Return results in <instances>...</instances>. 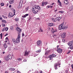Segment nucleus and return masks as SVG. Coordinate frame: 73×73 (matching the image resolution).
<instances>
[{"label":"nucleus","instance_id":"nucleus-1","mask_svg":"<svg viewBox=\"0 0 73 73\" xmlns=\"http://www.w3.org/2000/svg\"><path fill=\"white\" fill-rule=\"evenodd\" d=\"M40 9H41V8L39 6H34L32 7V11H33L34 13L36 14L37 13V12H38V11H40Z\"/></svg>","mask_w":73,"mask_h":73},{"label":"nucleus","instance_id":"nucleus-2","mask_svg":"<svg viewBox=\"0 0 73 73\" xmlns=\"http://www.w3.org/2000/svg\"><path fill=\"white\" fill-rule=\"evenodd\" d=\"M20 38H21V36L20 35V33H19L18 37L16 40L15 42L16 44H17V43H19L20 41Z\"/></svg>","mask_w":73,"mask_h":73},{"label":"nucleus","instance_id":"nucleus-3","mask_svg":"<svg viewBox=\"0 0 73 73\" xmlns=\"http://www.w3.org/2000/svg\"><path fill=\"white\" fill-rule=\"evenodd\" d=\"M68 45H69L70 47L68 48L69 49H73V42L72 41L71 42H69L68 43Z\"/></svg>","mask_w":73,"mask_h":73},{"label":"nucleus","instance_id":"nucleus-4","mask_svg":"<svg viewBox=\"0 0 73 73\" xmlns=\"http://www.w3.org/2000/svg\"><path fill=\"white\" fill-rule=\"evenodd\" d=\"M14 11V14L13 15V14L12 13H9V15H8V17H13V16H14V15H15V13L16 12V11L15 9H13V10Z\"/></svg>","mask_w":73,"mask_h":73},{"label":"nucleus","instance_id":"nucleus-5","mask_svg":"<svg viewBox=\"0 0 73 73\" xmlns=\"http://www.w3.org/2000/svg\"><path fill=\"white\" fill-rule=\"evenodd\" d=\"M56 56V55L54 54H53L52 55H50L48 56V57L50 58V60H52L53 59V57H55Z\"/></svg>","mask_w":73,"mask_h":73},{"label":"nucleus","instance_id":"nucleus-6","mask_svg":"<svg viewBox=\"0 0 73 73\" xmlns=\"http://www.w3.org/2000/svg\"><path fill=\"white\" fill-rule=\"evenodd\" d=\"M60 64L59 62L57 63L56 64H55L54 65L55 69V70H57V67L58 66H60Z\"/></svg>","mask_w":73,"mask_h":73},{"label":"nucleus","instance_id":"nucleus-7","mask_svg":"<svg viewBox=\"0 0 73 73\" xmlns=\"http://www.w3.org/2000/svg\"><path fill=\"white\" fill-rule=\"evenodd\" d=\"M63 29H66L68 28V25L66 24L63 23Z\"/></svg>","mask_w":73,"mask_h":73},{"label":"nucleus","instance_id":"nucleus-8","mask_svg":"<svg viewBox=\"0 0 73 73\" xmlns=\"http://www.w3.org/2000/svg\"><path fill=\"white\" fill-rule=\"evenodd\" d=\"M63 23H62L59 26L58 29L59 30H61L63 29Z\"/></svg>","mask_w":73,"mask_h":73},{"label":"nucleus","instance_id":"nucleus-9","mask_svg":"<svg viewBox=\"0 0 73 73\" xmlns=\"http://www.w3.org/2000/svg\"><path fill=\"white\" fill-rule=\"evenodd\" d=\"M16 29L17 31H18L19 32L18 33V35H19H19H20V33L21 32V29L19 28L18 27H17Z\"/></svg>","mask_w":73,"mask_h":73},{"label":"nucleus","instance_id":"nucleus-10","mask_svg":"<svg viewBox=\"0 0 73 73\" xmlns=\"http://www.w3.org/2000/svg\"><path fill=\"white\" fill-rule=\"evenodd\" d=\"M37 46H40L41 45V41L39 40V41H37Z\"/></svg>","mask_w":73,"mask_h":73},{"label":"nucleus","instance_id":"nucleus-11","mask_svg":"<svg viewBox=\"0 0 73 73\" xmlns=\"http://www.w3.org/2000/svg\"><path fill=\"white\" fill-rule=\"evenodd\" d=\"M57 52L58 53H62V50L60 48H57Z\"/></svg>","mask_w":73,"mask_h":73},{"label":"nucleus","instance_id":"nucleus-12","mask_svg":"<svg viewBox=\"0 0 73 73\" xmlns=\"http://www.w3.org/2000/svg\"><path fill=\"white\" fill-rule=\"evenodd\" d=\"M64 4L65 5H68L69 4V1L68 0H65L64 1Z\"/></svg>","mask_w":73,"mask_h":73},{"label":"nucleus","instance_id":"nucleus-13","mask_svg":"<svg viewBox=\"0 0 73 73\" xmlns=\"http://www.w3.org/2000/svg\"><path fill=\"white\" fill-rule=\"evenodd\" d=\"M61 36L62 38H65V36H66V33H63L61 35Z\"/></svg>","mask_w":73,"mask_h":73},{"label":"nucleus","instance_id":"nucleus-14","mask_svg":"<svg viewBox=\"0 0 73 73\" xmlns=\"http://www.w3.org/2000/svg\"><path fill=\"white\" fill-rule=\"evenodd\" d=\"M29 52H28L26 50L25 53L24 54V56H28V54H29Z\"/></svg>","mask_w":73,"mask_h":73},{"label":"nucleus","instance_id":"nucleus-15","mask_svg":"<svg viewBox=\"0 0 73 73\" xmlns=\"http://www.w3.org/2000/svg\"><path fill=\"white\" fill-rule=\"evenodd\" d=\"M3 46L4 47V50H5L7 47H8V46L7 45V44H6V43H5L3 44Z\"/></svg>","mask_w":73,"mask_h":73},{"label":"nucleus","instance_id":"nucleus-16","mask_svg":"<svg viewBox=\"0 0 73 73\" xmlns=\"http://www.w3.org/2000/svg\"><path fill=\"white\" fill-rule=\"evenodd\" d=\"M57 29H55V30H54L53 29V28H52V30H51V32L53 33H54L55 32H57Z\"/></svg>","mask_w":73,"mask_h":73},{"label":"nucleus","instance_id":"nucleus-17","mask_svg":"<svg viewBox=\"0 0 73 73\" xmlns=\"http://www.w3.org/2000/svg\"><path fill=\"white\" fill-rule=\"evenodd\" d=\"M14 0H11L9 2V3L10 4H12L13 3V1Z\"/></svg>","mask_w":73,"mask_h":73},{"label":"nucleus","instance_id":"nucleus-18","mask_svg":"<svg viewBox=\"0 0 73 73\" xmlns=\"http://www.w3.org/2000/svg\"><path fill=\"white\" fill-rule=\"evenodd\" d=\"M7 56L8 57V58H9V59H12V57L11 55H8Z\"/></svg>","mask_w":73,"mask_h":73},{"label":"nucleus","instance_id":"nucleus-19","mask_svg":"<svg viewBox=\"0 0 73 73\" xmlns=\"http://www.w3.org/2000/svg\"><path fill=\"white\" fill-rule=\"evenodd\" d=\"M25 12H26L28 11V9H29V7H26L25 8Z\"/></svg>","mask_w":73,"mask_h":73},{"label":"nucleus","instance_id":"nucleus-20","mask_svg":"<svg viewBox=\"0 0 73 73\" xmlns=\"http://www.w3.org/2000/svg\"><path fill=\"white\" fill-rule=\"evenodd\" d=\"M23 1H24V3H26L27 1H26V0H21L20 3H21V2L23 3Z\"/></svg>","mask_w":73,"mask_h":73},{"label":"nucleus","instance_id":"nucleus-21","mask_svg":"<svg viewBox=\"0 0 73 73\" xmlns=\"http://www.w3.org/2000/svg\"><path fill=\"white\" fill-rule=\"evenodd\" d=\"M12 40L13 42L14 43V44H16V42H15V39L13 38H12Z\"/></svg>","mask_w":73,"mask_h":73},{"label":"nucleus","instance_id":"nucleus-22","mask_svg":"<svg viewBox=\"0 0 73 73\" xmlns=\"http://www.w3.org/2000/svg\"><path fill=\"white\" fill-rule=\"evenodd\" d=\"M57 18V20L58 21H60V19H61V17H58Z\"/></svg>","mask_w":73,"mask_h":73},{"label":"nucleus","instance_id":"nucleus-23","mask_svg":"<svg viewBox=\"0 0 73 73\" xmlns=\"http://www.w3.org/2000/svg\"><path fill=\"white\" fill-rule=\"evenodd\" d=\"M53 25V23H50L48 24V26L50 27H52Z\"/></svg>","mask_w":73,"mask_h":73},{"label":"nucleus","instance_id":"nucleus-24","mask_svg":"<svg viewBox=\"0 0 73 73\" xmlns=\"http://www.w3.org/2000/svg\"><path fill=\"white\" fill-rule=\"evenodd\" d=\"M5 60L6 61H9V58H8V57L7 56L6 58H5Z\"/></svg>","mask_w":73,"mask_h":73},{"label":"nucleus","instance_id":"nucleus-25","mask_svg":"<svg viewBox=\"0 0 73 73\" xmlns=\"http://www.w3.org/2000/svg\"><path fill=\"white\" fill-rule=\"evenodd\" d=\"M49 53V51H47L45 52V55H48V54Z\"/></svg>","mask_w":73,"mask_h":73},{"label":"nucleus","instance_id":"nucleus-26","mask_svg":"<svg viewBox=\"0 0 73 73\" xmlns=\"http://www.w3.org/2000/svg\"><path fill=\"white\" fill-rule=\"evenodd\" d=\"M28 15H29V14H25V15H24V17H27V16H28Z\"/></svg>","mask_w":73,"mask_h":73},{"label":"nucleus","instance_id":"nucleus-27","mask_svg":"<svg viewBox=\"0 0 73 73\" xmlns=\"http://www.w3.org/2000/svg\"><path fill=\"white\" fill-rule=\"evenodd\" d=\"M2 23H7V21H6L5 20H3L2 21Z\"/></svg>","mask_w":73,"mask_h":73},{"label":"nucleus","instance_id":"nucleus-28","mask_svg":"<svg viewBox=\"0 0 73 73\" xmlns=\"http://www.w3.org/2000/svg\"><path fill=\"white\" fill-rule=\"evenodd\" d=\"M41 50L39 49L38 50L36 51V52H37V53H39L41 52Z\"/></svg>","mask_w":73,"mask_h":73},{"label":"nucleus","instance_id":"nucleus-29","mask_svg":"<svg viewBox=\"0 0 73 73\" xmlns=\"http://www.w3.org/2000/svg\"><path fill=\"white\" fill-rule=\"evenodd\" d=\"M44 5V1H43L42 3V4L41 5V6H42V7H43Z\"/></svg>","mask_w":73,"mask_h":73},{"label":"nucleus","instance_id":"nucleus-30","mask_svg":"<svg viewBox=\"0 0 73 73\" xmlns=\"http://www.w3.org/2000/svg\"><path fill=\"white\" fill-rule=\"evenodd\" d=\"M40 32H43V30H42V29L40 28V29L38 30V32H40Z\"/></svg>","mask_w":73,"mask_h":73},{"label":"nucleus","instance_id":"nucleus-31","mask_svg":"<svg viewBox=\"0 0 73 73\" xmlns=\"http://www.w3.org/2000/svg\"><path fill=\"white\" fill-rule=\"evenodd\" d=\"M52 20L53 22H56V21H54V19L53 18H52L51 19Z\"/></svg>","mask_w":73,"mask_h":73},{"label":"nucleus","instance_id":"nucleus-32","mask_svg":"<svg viewBox=\"0 0 73 73\" xmlns=\"http://www.w3.org/2000/svg\"><path fill=\"white\" fill-rule=\"evenodd\" d=\"M48 3L47 2H45L44 1V5H47V4Z\"/></svg>","mask_w":73,"mask_h":73},{"label":"nucleus","instance_id":"nucleus-33","mask_svg":"<svg viewBox=\"0 0 73 73\" xmlns=\"http://www.w3.org/2000/svg\"><path fill=\"white\" fill-rule=\"evenodd\" d=\"M15 21H19V19L17 18H16L15 19Z\"/></svg>","mask_w":73,"mask_h":73},{"label":"nucleus","instance_id":"nucleus-34","mask_svg":"<svg viewBox=\"0 0 73 73\" xmlns=\"http://www.w3.org/2000/svg\"><path fill=\"white\" fill-rule=\"evenodd\" d=\"M8 50H12V49H11V47H8Z\"/></svg>","mask_w":73,"mask_h":73},{"label":"nucleus","instance_id":"nucleus-35","mask_svg":"<svg viewBox=\"0 0 73 73\" xmlns=\"http://www.w3.org/2000/svg\"><path fill=\"white\" fill-rule=\"evenodd\" d=\"M1 7H3L4 5V4L3 3H1Z\"/></svg>","mask_w":73,"mask_h":73},{"label":"nucleus","instance_id":"nucleus-36","mask_svg":"<svg viewBox=\"0 0 73 73\" xmlns=\"http://www.w3.org/2000/svg\"><path fill=\"white\" fill-rule=\"evenodd\" d=\"M59 13H64V11H59Z\"/></svg>","mask_w":73,"mask_h":73},{"label":"nucleus","instance_id":"nucleus-37","mask_svg":"<svg viewBox=\"0 0 73 73\" xmlns=\"http://www.w3.org/2000/svg\"><path fill=\"white\" fill-rule=\"evenodd\" d=\"M53 37L55 38H56V35L54 34L53 35Z\"/></svg>","mask_w":73,"mask_h":73},{"label":"nucleus","instance_id":"nucleus-38","mask_svg":"<svg viewBox=\"0 0 73 73\" xmlns=\"http://www.w3.org/2000/svg\"><path fill=\"white\" fill-rule=\"evenodd\" d=\"M0 36H1V38L2 39V35H3V34L2 33H1L0 34Z\"/></svg>","mask_w":73,"mask_h":73},{"label":"nucleus","instance_id":"nucleus-39","mask_svg":"<svg viewBox=\"0 0 73 73\" xmlns=\"http://www.w3.org/2000/svg\"><path fill=\"white\" fill-rule=\"evenodd\" d=\"M5 31H8V29L7 27H6L5 29Z\"/></svg>","mask_w":73,"mask_h":73},{"label":"nucleus","instance_id":"nucleus-40","mask_svg":"<svg viewBox=\"0 0 73 73\" xmlns=\"http://www.w3.org/2000/svg\"><path fill=\"white\" fill-rule=\"evenodd\" d=\"M21 58H18L17 59V60H18V61H21Z\"/></svg>","mask_w":73,"mask_h":73},{"label":"nucleus","instance_id":"nucleus-41","mask_svg":"<svg viewBox=\"0 0 73 73\" xmlns=\"http://www.w3.org/2000/svg\"><path fill=\"white\" fill-rule=\"evenodd\" d=\"M2 17L3 18H4V19H7V17L5 16H4V15H3Z\"/></svg>","mask_w":73,"mask_h":73},{"label":"nucleus","instance_id":"nucleus-42","mask_svg":"<svg viewBox=\"0 0 73 73\" xmlns=\"http://www.w3.org/2000/svg\"><path fill=\"white\" fill-rule=\"evenodd\" d=\"M59 5L60 7H62V5H61V2H60Z\"/></svg>","mask_w":73,"mask_h":73},{"label":"nucleus","instance_id":"nucleus-43","mask_svg":"<svg viewBox=\"0 0 73 73\" xmlns=\"http://www.w3.org/2000/svg\"><path fill=\"white\" fill-rule=\"evenodd\" d=\"M48 47H47V46H46L45 47V50H47V49H48Z\"/></svg>","mask_w":73,"mask_h":73},{"label":"nucleus","instance_id":"nucleus-44","mask_svg":"<svg viewBox=\"0 0 73 73\" xmlns=\"http://www.w3.org/2000/svg\"><path fill=\"white\" fill-rule=\"evenodd\" d=\"M4 31H5V28H3L2 30V32H4Z\"/></svg>","mask_w":73,"mask_h":73},{"label":"nucleus","instance_id":"nucleus-45","mask_svg":"<svg viewBox=\"0 0 73 73\" xmlns=\"http://www.w3.org/2000/svg\"><path fill=\"white\" fill-rule=\"evenodd\" d=\"M10 29H11V30H13V27H10Z\"/></svg>","mask_w":73,"mask_h":73},{"label":"nucleus","instance_id":"nucleus-46","mask_svg":"<svg viewBox=\"0 0 73 73\" xmlns=\"http://www.w3.org/2000/svg\"><path fill=\"white\" fill-rule=\"evenodd\" d=\"M15 70V68H12L11 71H14Z\"/></svg>","mask_w":73,"mask_h":73},{"label":"nucleus","instance_id":"nucleus-47","mask_svg":"<svg viewBox=\"0 0 73 73\" xmlns=\"http://www.w3.org/2000/svg\"><path fill=\"white\" fill-rule=\"evenodd\" d=\"M71 52V50H70L68 51V52L67 53V54H69Z\"/></svg>","mask_w":73,"mask_h":73},{"label":"nucleus","instance_id":"nucleus-48","mask_svg":"<svg viewBox=\"0 0 73 73\" xmlns=\"http://www.w3.org/2000/svg\"><path fill=\"white\" fill-rule=\"evenodd\" d=\"M2 25L3 26V27H5V24H2Z\"/></svg>","mask_w":73,"mask_h":73},{"label":"nucleus","instance_id":"nucleus-49","mask_svg":"<svg viewBox=\"0 0 73 73\" xmlns=\"http://www.w3.org/2000/svg\"><path fill=\"white\" fill-rule=\"evenodd\" d=\"M63 42H65V40L64 39H62Z\"/></svg>","mask_w":73,"mask_h":73},{"label":"nucleus","instance_id":"nucleus-50","mask_svg":"<svg viewBox=\"0 0 73 73\" xmlns=\"http://www.w3.org/2000/svg\"><path fill=\"white\" fill-rule=\"evenodd\" d=\"M23 61H24V62H26V61H27V59H24Z\"/></svg>","mask_w":73,"mask_h":73},{"label":"nucleus","instance_id":"nucleus-51","mask_svg":"<svg viewBox=\"0 0 73 73\" xmlns=\"http://www.w3.org/2000/svg\"><path fill=\"white\" fill-rule=\"evenodd\" d=\"M21 3H19V6L20 7H21Z\"/></svg>","mask_w":73,"mask_h":73},{"label":"nucleus","instance_id":"nucleus-52","mask_svg":"<svg viewBox=\"0 0 73 73\" xmlns=\"http://www.w3.org/2000/svg\"><path fill=\"white\" fill-rule=\"evenodd\" d=\"M58 3H61V2L60 1V0H58Z\"/></svg>","mask_w":73,"mask_h":73},{"label":"nucleus","instance_id":"nucleus-53","mask_svg":"<svg viewBox=\"0 0 73 73\" xmlns=\"http://www.w3.org/2000/svg\"><path fill=\"white\" fill-rule=\"evenodd\" d=\"M12 68H9V70H11V71H12Z\"/></svg>","mask_w":73,"mask_h":73},{"label":"nucleus","instance_id":"nucleus-54","mask_svg":"<svg viewBox=\"0 0 73 73\" xmlns=\"http://www.w3.org/2000/svg\"><path fill=\"white\" fill-rule=\"evenodd\" d=\"M57 20V18H55V19H54V21H55V22Z\"/></svg>","mask_w":73,"mask_h":73},{"label":"nucleus","instance_id":"nucleus-55","mask_svg":"<svg viewBox=\"0 0 73 73\" xmlns=\"http://www.w3.org/2000/svg\"><path fill=\"white\" fill-rule=\"evenodd\" d=\"M8 35V33H6L5 35V36H7Z\"/></svg>","mask_w":73,"mask_h":73},{"label":"nucleus","instance_id":"nucleus-56","mask_svg":"<svg viewBox=\"0 0 73 73\" xmlns=\"http://www.w3.org/2000/svg\"><path fill=\"white\" fill-rule=\"evenodd\" d=\"M37 55H37V54H35V55H34V57H36V56H37Z\"/></svg>","mask_w":73,"mask_h":73},{"label":"nucleus","instance_id":"nucleus-57","mask_svg":"<svg viewBox=\"0 0 73 73\" xmlns=\"http://www.w3.org/2000/svg\"><path fill=\"white\" fill-rule=\"evenodd\" d=\"M2 19H3L2 17H1L0 18V20H2Z\"/></svg>","mask_w":73,"mask_h":73},{"label":"nucleus","instance_id":"nucleus-58","mask_svg":"<svg viewBox=\"0 0 73 73\" xmlns=\"http://www.w3.org/2000/svg\"><path fill=\"white\" fill-rule=\"evenodd\" d=\"M17 73H20V71H19V70H17Z\"/></svg>","mask_w":73,"mask_h":73},{"label":"nucleus","instance_id":"nucleus-59","mask_svg":"<svg viewBox=\"0 0 73 73\" xmlns=\"http://www.w3.org/2000/svg\"><path fill=\"white\" fill-rule=\"evenodd\" d=\"M40 18H38L36 19V20H40Z\"/></svg>","mask_w":73,"mask_h":73},{"label":"nucleus","instance_id":"nucleus-60","mask_svg":"<svg viewBox=\"0 0 73 73\" xmlns=\"http://www.w3.org/2000/svg\"><path fill=\"white\" fill-rule=\"evenodd\" d=\"M71 67H72V69H73V64H72L71 65Z\"/></svg>","mask_w":73,"mask_h":73},{"label":"nucleus","instance_id":"nucleus-61","mask_svg":"<svg viewBox=\"0 0 73 73\" xmlns=\"http://www.w3.org/2000/svg\"><path fill=\"white\" fill-rule=\"evenodd\" d=\"M8 37H6L5 40H8Z\"/></svg>","mask_w":73,"mask_h":73},{"label":"nucleus","instance_id":"nucleus-62","mask_svg":"<svg viewBox=\"0 0 73 73\" xmlns=\"http://www.w3.org/2000/svg\"><path fill=\"white\" fill-rule=\"evenodd\" d=\"M11 7H12V6H11V5H10L9 6V8H11Z\"/></svg>","mask_w":73,"mask_h":73},{"label":"nucleus","instance_id":"nucleus-63","mask_svg":"<svg viewBox=\"0 0 73 73\" xmlns=\"http://www.w3.org/2000/svg\"><path fill=\"white\" fill-rule=\"evenodd\" d=\"M24 36V34L23 33L22 34V36Z\"/></svg>","mask_w":73,"mask_h":73},{"label":"nucleus","instance_id":"nucleus-64","mask_svg":"<svg viewBox=\"0 0 73 73\" xmlns=\"http://www.w3.org/2000/svg\"><path fill=\"white\" fill-rule=\"evenodd\" d=\"M40 73H42V71H41L40 72Z\"/></svg>","mask_w":73,"mask_h":73}]
</instances>
